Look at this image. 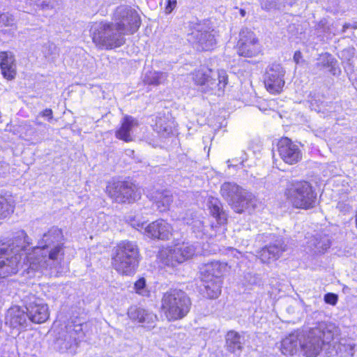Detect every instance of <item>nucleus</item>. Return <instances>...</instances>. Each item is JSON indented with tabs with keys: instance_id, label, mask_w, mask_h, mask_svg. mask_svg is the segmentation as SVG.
Here are the masks:
<instances>
[{
	"instance_id": "nucleus-49",
	"label": "nucleus",
	"mask_w": 357,
	"mask_h": 357,
	"mask_svg": "<svg viewBox=\"0 0 357 357\" xmlns=\"http://www.w3.org/2000/svg\"><path fill=\"white\" fill-rule=\"evenodd\" d=\"M245 13H246V12L245 10L240 9V14H241V17H244L245 15Z\"/></svg>"
},
{
	"instance_id": "nucleus-17",
	"label": "nucleus",
	"mask_w": 357,
	"mask_h": 357,
	"mask_svg": "<svg viewBox=\"0 0 357 357\" xmlns=\"http://www.w3.org/2000/svg\"><path fill=\"white\" fill-rule=\"evenodd\" d=\"M227 263L221 261H211L202 264L199 268L200 278L204 279H220L229 271Z\"/></svg>"
},
{
	"instance_id": "nucleus-14",
	"label": "nucleus",
	"mask_w": 357,
	"mask_h": 357,
	"mask_svg": "<svg viewBox=\"0 0 357 357\" xmlns=\"http://www.w3.org/2000/svg\"><path fill=\"white\" fill-rule=\"evenodd\" d=\"M285 70L279 64L270 66L264 75V84L266 90L273 94L280 93L284 87Z\"/></svg>"
},
{
	"instance_id": "nucleus-16",
	"label": "nucleus",
	"mask_w": 357,
	"mask_h": 357,
	"mask_svg": "<svg viewBox=\"0 0 357 357\" xmlns=\"http://www.w3.org/2000/svg\"><path fill=\"white\" fill-rule=\"evenodd\" d=\"M172 227L163 219H158L147 225L145 234L152 238L167 240L172 235Z\"/></svg>"
},
{
	"instance_id": "nucleus-29",
	"label": "nucleus",
	"mask_w": 357,
	"mask_h": 357,
	"mask_svg": "<svg viewBox=\"0 0 357 357\" xmlns=\"http://www.w3.org/2000/svg\"><path fill=\"white\" fill-rule=\"evenodd\" d=\"M204 282V294L209 298H217L221 293V279H204L201 278Z\"/></svg>"
},
{
	"instance_id": "nucleus-19",
	"label": "nucleus",
	"mask_w": 357,
	"mask_h": 357,
	"mask_svg": "<svg viewBox=\"0 0 357 357\" xmlns=\"http://www.w3.org/2000/svg\"><path fill=\"white\" fill-rule=\"evenodd\" d=\"M129 318L144 327L152 328L153 324L157 319V316L152 312L146 310L142 307L132 306L128 311Z\"/></svg>"
},
{
	"instance_id": "nucleus-48",
	"label": "nucleus",
	"mask_w": 357,
	"mask_h": 357,
	"mask_svg": "<svg viewBox=\"0 0 357 357\" xmlns=\"http://www.w3.org/2000/svg\"><path fill=\"white\" fill-rule=\"evenodd\" d=\"M233 255L236 257L237 258L239 257V255H241V253L236 250L232 249Z\"/></svg>"
},
{
	"instance_id": "nucleus-37",
	"label": "nucleus",
	"mask_w": 357,
	"mask_h": 357,
	"mask_svg": "<svg viewBox=\"0 0 357 357\" xmlns=\"http://www.w3.org/2000/svg\"><path fill=\"white\" fill-rule=\"evenodd\" d=\"M334 59L331 54L324 53L320 55L317 65L324 68H329V66H333V63H334Z\"/></svg>"
},
{
	"instance_id": "nucleus-50",
	"label": "nucleus",
	"mask_w": 357,
	"mask_h": 357,
	"mask_svg": "<svg viewBox=\"0 0 357 357\" xmlns=\"http://www.w3.org/2000/svg\"><path fill=\"white\" fill-rule=\"evenodd\" d=\"M351 26L353 29H357V22L354 23Z\"/></svg>"
},
{
	"instance_id": "nucleus-8",
	"label": "nucleus",
	"mask_w": 357,
	"mask_h": 357,
	"mask_svg": "<svg viewBox=\"0 0 357 357\" xmlns=\"http://www.w3.org/2000/svg\"><path fill=\"white\" fill-rule=\"evenodd\" d=\"M190 305V300L187 294L178 289L167 291L162 299V309L168 320H176L186 316Z\"/></svg>"
},
{
	"instance_id": "nucleus-30",
	"label": "nucleus",
	"mask_w": 357,
	"mask_h": 357,
	"mask_svg": "<svg viewBox=\"0 0 357 357\" xmlns=\"http://www.w3.org/2000/svg\"><path fill=\"white\" fill-rule=\"evenodd\" d=\"M226 346L229 351L238 355L243 347L241 335L236 331H229L226 335Z\"/></svg>"
},
{
	"instance_id": "nucleus-27",
	"label": "nucleus",
	"mask_w": 357,
	"mask_h": 357,
	"mask_svg": "<svg viewBox=\"0 0 357 357\" xmlns=\"http://www.w3.org/2000/svg\"><path fill=\"white\" fill-rule=\"evenodd\" d=\"M173 202V195L169 190L158 191L155 192L153 199V205L160 212L169 210Z\"/></svg>"
},
{
	"instance_id": "nucleus-28",
	"label": "nucleus",
	"mask_w": 357,
	"mask_h": 357,
	"mask_svg": "<svg viewBox=\"0 0 357 357\" xmlns=\"http://www.w3.org/2000/svg\"><path fill=\"white\" fill-rule=\"evenodd\" d=\"M331 246V241L328 236L316 234L307 241V248L315 253H321L326 251Z\"/></svg>"
},
{
	"instance_id": "nucleus-32",
	"label": "nucleus",
	"mask_w": 357,
	"mask_h": 357,
	"mask_svg": "<svg viewBox=\"0 0 357 357\" xmlns=\"http://www.w3.org/2000/svg\"><path fill=\"white\" fill-rule=\"evenodd\" d=\"M207 204L211 215L217 219L219 223H223L226 220V218L222 211L220 202L217 198L209 197Z\"/></svg>"
},
{
	"instance_id": "nucleus-36",
	"label": "nucleus",
	"mask_w": 357,
	"mask_h": 357,
	"mask_svg": "<svg viewBox=\"0 0 357 357\" xmlns=\"http://www.w3.org/2000/svg\"><path fill=\"white\" fill-rule=\"evenodd\" d=\"M287 3H288L287 0H261V5L262 8L266 10L280 9L282 6H284Z\"/></svg>"
},
{
	"instance_id": "nucleus-46",
	"label": "nucleus",
	"mask_w": 357,
	"mask_h": 357,
	"mask_svg": "<svg viewBox=\"0 0 357 357\" xmlns=\"http://www.w3.org/2000/svg\"><path fill=\"white\" fill-rule=\"evenodd\" d=\"M351 27L352 28V26L351 24L349 23H345L344 25H343V27H342V32H345L346 30L349 28Z\"/></svg>"
},
{
	"instance_id": "nucleus-18",
	"label": "nucleus",
	"mask_w": 357,
	"mask_h": 357,
	"mask_svg": "<svg viewBox=\"0 0 357 357\" xmlns=\"http://www.w3.org/2000/svg\"><path fill=\"white\" fill-rule=\"evenodd\" d=\"M5 321L6 324L13 328H26L30 322L26 311L17 305L8 310Z\"/></svg>"
},
{
	"instance_id": "nucleus-31",
	"label": "nucleus",
	"mask_w": 357,
	"mask_h": 357,
	"mask_svg": "<svg viewBox=\"0 0 357 357\" xmlns=\"http://www.w3.org/2000/svg\"><path fill=\"white\" fill-rule=\"evenodd\" d=\"M167 73L149 70L144 74V82L152 85L164 84L167 79Z\"/></svg>"
},
{
	"instance_id": "nucleus-4",
	"label": "nucleus",
	"mask_w": 357,
	"mask_h": 357,
	"mask_svg": "<svg viewBox=\"0 0 357 357\" xmlns=\"http://www.w3.org/2000/svg\"><path fill=\"white\" fill-rule=\"evenodd\" d=\"M139 264V250L132 241L120 242L114 248L112 264L120 274L132 275L135 274Z\"/></svg>"
},
{
	"instance_id": "nucleus-15",
	"label": "nucleus",
	"mask_w": 357,
	"mask_h": 357,
	"mask_svg": "<svg viewBox=\"0 0 357 357\" xmlns=\"http://www.w3.org/2000/svg\"><path fill=\"white\" fill-rule=\"evenodd\" d=\"M278 151L280 158L288 165H294L302 158L298 144L287 137L282 138L278 143Z\"/></svg>"
},
{
	"instance_id": "nucleus-7",
	"label": "nucleus",
	"mask_w": 357,
	"mask_h": 357,
	"mask_svg": "<svg viewBox=\"0 0 357 357\" xmlns=\"http://www.w3.org/2000/svg\"><path fill=\"white\" fill-rule=\"evenodd\" d=\"M187 37L188 41L197 50H212L217 44L216 31L204 22H190Z\"/></svg>"
},
{
	"instance_id": "nucleus-20",
	"label": "nucleus",
	"mask_w": 357,
	"mask_h": 357,
	"mask_svg": "<svg viewBox=\"0 0 357 357\" xmlns=\"http://www.w3.org/2000/svg\"><path fill=\"white\" fill-rule=\"evenodd\" d=\"M286 247L282 239H277L273 243H270L260 250L259 258L263 263L275 261L286 250Z\"/></svg>"
},
{
	"instance_id": "nucleus-13",
	"label": "nucleus",
	"mask_w": 357,
	"mask_h": 357,
	"mask_svg": "<svg viewBox=\"0 0 357 357\" xmlns=\"http://www.w3.org/2000/svg\"><path fill=\"white\" fill-rule=\"evenodd\" d=\"M261 51V47L255 34L247 28H243L239 33V40L237 43L238 55L244 57L257 56Z\"/></svg>"
},
{
	"instance_id": "nucleus-33",
	"label": "nucleus",
	"mask_w": 357,
	"mask_h": 357,
	"mask_svg": "<svg viewBox=\"0 0 357 357\" xmlns=\"http://www.w3.org/2000/svg\"><path fill=\"white\" fill-rule=\"evenodd\" d=\"M183 220L185 224L192 225V229L195 232H200L203 231V222L199 220L195 219L192 213L190 212L187 213L186 216L183 218Z\"/></svg>"
},
{
	"instance_id": "nucleus-2",
	"label": "nucleus",
	"mask_w": 357,
	"mask_h": 357,
	"mask_svg": "<svg viewBox=\"0 0 357 357\" xmlns=\"http://www.w3.org/2000/svg\"><path fill=\"white\" fill-rule=\"evenodd\" d=\"M93 42L100 48L112 50L123 45L126 35L113 22H93L90 28Z\"/></svg>"
},
{
	"instance_id": "nucleus-35",
	"label": "nucleus",
	"mask_w": 357,
	"mask_h": 357,
	"mask_svg": "<svg viewBox=\"0 0 357 357\" xmlns=\"http://www.w3.org/2000/svg\"><path fill=\"white\" fill-rule=\"evenodd\" d=\"M10 27V31L17 29L13 16L8 13H0V28Z\"/></svg>"
},
{
	"instance_id": "nucleus-12",
	"label": "nucleus",
	"mask_w": 357,
	"mask_h": 357,
	"mask_svg": "<svg viewBox=\"0 0 357 357\" xmlns=\"http://www.w3.org/2000/svg\"><path fill=\"white\" fill-rule=\"evenodd\" d=\"M23 302L30 322L42 324L49 319V307L43 298L29 294L24 297Z\"/></svg>"
},
{
	"instance_id": "nucleus-5",
	"label": "nucleus",
	"mask_w": 357,
	"mask_h": 357,
	"mask_svg": "<svg viewBox=\"0 0 357 357\" xmlns=\"http://www.w3.org/2000/svg\"><path fill=\"white\" fill-rule=\"evenodd\" d=\"M287 201L296 208L310 209L315 206L317 194L311 184L305 181L289 183L284 191Z\"/></svg>"
},
{
	"instance_id": "nucleus-21",
	"label": "nucleus",
	"mask_w": 357,
	"mask_h": 357,
	"mask_svg": "<svg viewBox=\"0 0 357 357\" xmlns=\"http://www.w3.org/2000/svg\"><path fill=\"white\" fill-rule=\"evenodd\" d=\"M178 244L173 246L164 248L159 252V258L160 261L166 266H175L177 264L185 261V258L182 255Z\"/></svg>"
},
{
	"instance_id": "nucleus-23",
	"label": "nucleus",
	"mask_w": 357,
	"mask_h": 357,
	"mask_svg": "<svg viewBox=\"0 0 357 357\" xmlns=\"http://www.w3.org/2000/svg\"><path fill=\"white\" fill-rule=\"evenodd\" d=\"M301 338L302 331H296L289 334L281 342L282 353L284 355L293 356L301 351Z\"/></svg>"
},
{
	"instance_id": "nucleus-38",
	"label": "nucleus",
	"mask_w": 357,
	"mask_h": 357,
	"mask_svg": "<svg viewBox=\"0 0 357 357\" xmlns=\"http://www.w3.org/2000/svg\"><path fill=\"white\" fill-rule=\"evenodd\" d=\"M129 223L130 225L137 229L138 231H142L144 230V233L145 234V227H146V222L144 221H142L141 220L138 219L137 217H129L128 219Z\"/></svg>"
},
{
	"instance_id": "nucleus-3",
	"label": "nucleus",
	"mask_w": 357,
	"mask_h": 357,
	"mask_svg": "<svg viewBox=\"0 0 357 357\" xmlns=\"http://www.w3.org/2000/svg\"><path fill=\"white\" fill-rule=\"evenodd\" d=\"M333 326L320 323L306 333L302 331L301 351L306 357H317L323 344L330 343L334 337Z\"/></svg>"
},
{
	"instance_id": "nucleus-10",
	"label": "nucleus",
	"mask_w": 357,
	"mask_h": 357,
	"mask_svg": "<svg viewBox=\"0 0 357 357\" xmlns=\"http://www.w3.org/2000/svg\"><path fill=\"white\" fill-rule=\"evenodd\" d=\"M112 20L127 35L135 33L141 24L138 13L130 6L124 5L116 8Z\"/></svg>"
},
{
	"instance_id": "nucleus-26",
	"label": "nucleus",
	"mask_w": 357,
	"mask_h": 357,
	"mask_svg": "<svg viewBox=\"0 0 357 357\" xmlns=\"http://www.w3.org/2000/svg\"><path fill=\"white\" fill-rule=\"evenodd\" d=\"M27 4L31 7L26 10L28 13L35 14L38 10L43 11L55 9L61 4V0H28Z\"/></svg>"
},
{
	"instance_id": "nucleus-47",
	"label": "nucleus",
	"mask_w": 357,
	"mask_h": 357,
	"mask_svg": "<svg viewBox=\"0 0 357 357\" xmlns=\"http://www.w3.org/2000/svg\"><path fill=\"white\" fill-rule=\"evenodd\" d=\"M39 118H40V116H38V115H37V116L36 117V119L34 120V123L37 126H42L43 123L41 121H40Z\"/></svg>"
},
{
	"instance_id": "nucleus-40",
	"label": "nucleus",
	"mask_w": 357,
	"mask_h": 357,
	"mask_svg": "<svg viewBox=\"0 0 357 357\" xmlns=\"http://www.w3.org/2000/svg\"><path fill=\"white\" fill-rule=\"evenodd\" d=\"M324 299L327 304L335 305L338 300V296L333 293H327L324 295Z\"/></svg>"
},
{
	"instance_id": "nucleus-39",
	"label": "nucleus",
	"mask_w": 357,
	"mask_h": 357,
	"mask_svg": "<svg viewBox=\"0 0 357 357\" xmlns=\"http://www.w3.org/2000/svg\"><path fill=\"white\" fill-rule=\"evenodd\" d=\"M135 289L137 294L142 296L146 295V280L144 278H140L135 283Z\"/></svg>"
},
{
	"instance_id": "nucleus-11",
	"label": "nucleus",
	"mask_w": 357,
	"mask_h": 357,
	"mask_svg": "<svg viewBox=\"0 0 357 357\" xmlns=\"http://www.w3.org/2000/svg\"><path fill=\"white\" fill-rule=\"evenodd\" d=\"M107 193L116 202H131L141 197V189L130 182L116 181L109 183Z\"/></svg>"
},
{
	"instance_id": "nucleus-1",
	"label": "nucleus",
	"mask_w": 357,
	"mask_h": 357,
	"mask_svg": "<svg viewBox=\"0 0 357 357\" xmlns=\"http://www.w3.org/2000/svg\"><path fill=\"white\" fill-rule=\"evenodd\" d=\"M63 236L57 227H52L28 250V237L21 231L12 241L0 244V278L22 271L27 278H40L58 272L64 257Z\"/></svg>"
},
{
	"instance_id": "nucleus-9",
	"label": "nucleus",
	"mask_w": 357,
	"mask_h": 357,
	"mask_svg": "<svg viewBox=\"0 0 357 357\" xmlns=\"http://www.w3.org/2000/svg\"><path fill=\"white\" fill-rule=\"evenodd\" d=\"M222 196L237 213L251 210L256 206L255 196L234 183L225 182L220 188Z\"/></svg>"
},
{
	"instance_id": "nucleus-25",
	"label": "nucleus",
	"mask_w": 357,
	"mask_h": 357,
	"mask_svg": "<svg viewBox=\"0 0 357 357\" xmlns=\"http://www.w3.org/2000/svg\"><path fill=\"white\" fill-rule=\"evenodd\" d=\"M0 67L3 76L8 79H13L16 75L15 58L11 52H0Z\"/></svg>"
},
{
	"instance_id": "nucleus-41",
	"label": "nucleus",
	"mask_w": 357,
	"mask_h": 357,
	"mask_svg": "<svg viewBox=\"0 0 357 357\" xmlns=\"http://www.w3.org/2000/svg\"><path fill=\"white\" fill-rule=\"evenodd\" d=\"M38 116L46 119L49 122L53 119V112L51 109H45L38 113Z\"/></svg>"
},
{
	"instance_id": "nucleus-42",
	"label": "nucleus",
	"mask_w": 357,
	"mask_h": 357,
	"mask_svg": "<svg viewBox=\"0 0 357 357\" xmlns=\"http://www.w3.org/2000/svg\"><path fill=\"white\" fill-rule=\"evenodd\" d=\"M337 208L343 213H347L351 211V207L344 202H339L337 205Z\"/></svg>"
},
{
	"instance_id": "nucleus-6",
	"label": "nucleus",
	"mask_w": 357,
	"mask_h": 357,
	"mask_svg": "<svg viewBox=\"0 0 357 357\" xmlns=\"http://www.w3.org/2000/svg\"><path fill=\"white\" fill-rule=\"evenodd\" d=\"M193 79L203 92L214 93L218 96L223 94L228 83L227 73L222 69L214 71L208 68H202L194 73Z\"/></svg>"
},
{
	"instance_id": "nucleus-34",
	"label": "nucleus",
	"mask_w": 357,
	"mask_h": 357,
	"mask_svg": "<svg viewBox=\"0 0 357 357\" xmlns=\"http://www.w3.org/2000/svg\"><path fill=\"white\" fill-rule=\"evenodd\" d=\"M177 244L180 248L178 252H181L182 255H183L185 258V261L190 259L195 254L196 248L194 245L188 242H183Z\"/></svg>"
},
{
	"instance_id": "nucleus-44",
	"label": "nucleus",
	"mask_w": 357,
	"mask_h": 357,
	"mask_svg": "<svg viewBox=\"0 0 357 357\" xmlns=\"http://www.w3.org/2000/svg\"><path fill=\"white\" fill-rule=\"evenodd\" d=\"M302 59V54L300 51H296L294 54V61L296 64L300 63Z\"/></svg>"
},
{
	"instance_id": "nucleus-43",
	"label": "nucleus",
	"mask_w": 357,
	"mask_h": 357,
	"mask_svg": "<svg viewBox=\"0 0 357 357\" xmlns=\"http://www.w3.org/2000/svg\"><path fill=\"white\" fill-rule=\"evenodd\" d=\"M177 1L176 0H167V6L165 7V13L169 14L176 8Z\"/></svg>"
},
{
	"instance_id": "nucleus-22",
	"label": "nucleus",
	"mask_w": 357,
	"mask_h": 357,
	"mask_svg": "<svg viewBox=\"0 0 357 357\" xmlns=\"http://www.w3.org/2000/svg\"><path fill=\"white\" fill-rule=\"evenodd\" d=\"M176 128V123L171 115L159 114L155 118L153 129L162 137L173 134Z\"/></svg>"
},
{
	"instance_id": "nucleus-24",
	"label": "nucleus",
	"mask_w": 357,
	"mask_h": 357,
	"mask_svg": "<svg viewBox=\"0 0 357 357\" xmlns=\"http://www.w3.org/2000/svg\"><path fill=\"white\" fill-rule=\"evenodd\" d=\"M138 126L137 121L132 116H125L120 128L116 132V137L126 142L133 140L132 133L135 129Z\"/></svg>"
},
{
	"instance_id": "nucleus-45",
	"label": "nucleus",
	"mask_w": 357,
	"mask_h": 357,
	"mask_svg": "<svg viewBox=\"0 0 357 357\" xmlns=\"http://www.w3.org/2000/svg\"><path fill=\"white\" fill-rule=\"evenodd\" d=\"M336 63H337V61H335V59H334V63H333V66H329L330 71L333 75H337V74H338L340 72L339 68L336 67Z\"/></svg>"
}]
</instances>
